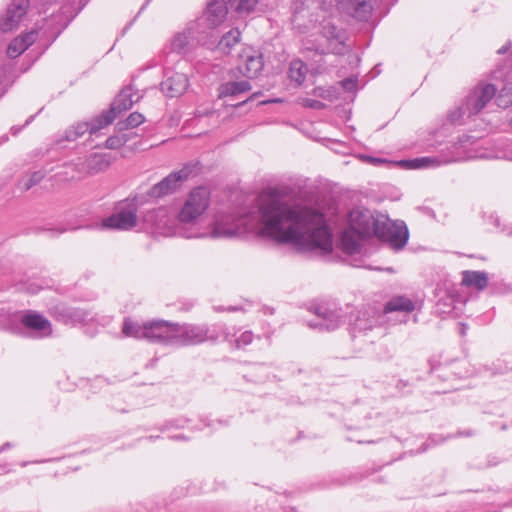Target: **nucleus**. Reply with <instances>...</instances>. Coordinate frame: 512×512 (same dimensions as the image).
I'll use <instances>...</instances> for the list:
<instances>
[{
	"mask_svg": "<svg viewBox=\"0 0 512 512\" xmlns=\"http://www.w3.org/2000/svg\"><path fill=\"white\" fill-rule=\"evenodd\" d=\"M198 165V162H187L180 170L171 172L161 181L154 184L148 190L147 195L151 198L158 199L176 192L183 185V183L196 171Z\"/></svg>",
	"mask_w": 512,
	"mask_h": 512,
	"instance_id": "14",
	"label": "nucleus"
},
{
	"mask_svg": "<svg viewBox=\"0 0 512 512\" xmlns=\"http://www.w3.org/2000/svg\"><path fill=\"white\" fill-rule=\"evenodd\" d=\"M37 8L52 9L51 15L43 18V25L36 30L39 31V35H47L53 42L84 8V4L82 2H41V7Z\"/></svg>",
	"mask_w": 512,
	"mask_h": 512,
	"instance_id": "6",
	"label": "nucleus"
},
{
	"mask_svg": "<svg viewBox=\"0 0 512 512\" xmlns=\"http://www.w3.org/2000/svg\"><path fill=\"white\" fill-rule=\"evenodd\" d=\"M131 139V135L129 133L118 132L115 135L107 138L105 142V148L110 150H116L125 145Z\"/></svg>",
	"mask_w": 512,
	"mask_h": 512,
	"instance_id": "37",
	"label": "nucleus"
},
{
	"mask_svg": "<svg viewBox=\"0 0 512 512\" xmlns=\"http://www.w3.org/2000/svg\"><path fill=\"white\" fill-rule=\"evenodd\" d=\"M379 240L386 242L390 248L401 250L409 240V231L403 221H392L387 215H380V223L374 234Z\"/></svg>",
	"mask_w": 512,
	"mask_h": 512,
	"instance_id": "12",
	"label": "nucleus"
},
{
	"mask_svg": "<svg viewBox=\"0 0 512 512\" xmlns=\"http://www.w3.org/2000/svg\"><path fill=\"white\" fill-rule=\"evenodd\" d=\"M307 73L308 67L302 60L294 59L290 62L287 75L290 81L293 82L296 87H299L303 84Z\"/></svg>",
	"mask_w": 512,
	"mask_h": 512,
	"instance_id": "32",
	"label": "nucleus"
},
{
	"mask_svg": "<svg viewBox=\"0 0 512 512\" xmlns=\"http://www.w3.org/2000/svg\"><path fill=\"white\" fill-rule=\"evenodd\" d=\"M116 117V113L113 112L110 108L93 117L90 121H88L91 129V135H94L100 130L108 127L113 123Z\"/></svg>",
	"mask_w": 512,
	"mask_h": 512,
	"instance_id": "33",
	"label": "nucleus"
},
{
	"mask_svg": "<svg viewBox=\"0 0 512 512\" xmlns=\"http://www.w3.org/2000/svg\"><path fill=\"white\" fill-rule=\"evenodd\" d=\"M338 84L347 92H356L358 78L357 76H350L341 80Z\"/></svg>",
	"mask_w": 512,
	"mask_h": 512,
	"instance_id": "44",
	"label": "nucleus"
},
{
	"mask_svg": "<svg viewBox=\"0 0 512 512\" xmlns=\"http://www.w3.org/2000/svg\"><path fill=\"white\" fill-rule=\"evenodd\" d=\"M145 118L141 113L133 112L128 118L124 121H119L116 124L117 132L126 131L132 128L138 127L140 124L144 122Z\"/></svg>",
	"mask_w": 512,
	"mask_h": 512,
	"instance_id": "36",
	"label": "nucleus"
},
{
	"mask_svg": "<svg viewBox=\"0 0 512 512\" xmlns=\"http://www.w3.org/2000/svg\"><path fill=\"white\" fill-rule=\"evenodd\" d=\"M267 368L268 367L263 363L252 364L250 366V369L252 372H255L257 374L256 378L253 380L259 381V382L265 381L267 378V374H266Z\"/></svg>",
	"mask_w": 512,
	"mask_h": 512,
	"instance_id": "43",
	"label": "nucleus"
},
{
	"mask_svg": "<svg viewBox=\"0 0 512 512\" xmlns=\"http://www.w3.org/2000/svg\"><path fill=\"white\" fill-rule=\"evenodd\" d=\"M22 130V127L13 126L10 131L13 135H17Z\"/></svg>",
	"mask_w": 512,
	"mask_h": 512,
	"instance_id": "61",
	"label": "nucleus"
},
{
	"mask_svg": "<svg viewBox=\"0 0 512 512\" xmlns=\"http://www.w3.org/2000/svg\"><path fill=\"white\" fill-rule=\"evenodd\" d=\"M506 157L512 161V142L507 146Z\"/></svg>",
	"mask_w": 512,
	"mask_h": 512,
	"instance_id": "59",
	"label": "nucleus"
},
{
	"mask_svg": "<svg viewBox=\"0 0 512 512\" xmlns=\"http://www.w3.org/2000/svg\"><path fill=\"white\" fill-rule=\"evenodd\" d=\"M379 212L364 207L352 209L348 216V227L340 236V243L344 252L358 253L361 249V240L374 236L380 223Z\"/></svg>",
	"mask_w": 512,
	"mask_h": 512,
	"instance_id": "3",
	"label": "nucleus"
},
{
	"mask_svg": "<svg viewBox=\"0 0 512 512\" xmlns=\"http://www.w3.org/2000/svg\"><path fill=\"white\" fill-rule=\"evenodd\" d=\"M228 2H208L205 12L202 14L203 21H207L215 31L224 23L228 14ZM233 4L234 2H229ZM233 7V5H231Z\"/></svg>",
	"mask_w": 512,
	"mask_h": 512,
	"instance_id": "24",
	"label": "nucleus"
},
{
	"mask_svg": "<svg viewBox=\"0 0 512 512\" xmlns=\"http://www.w3.org/2000/svg\"><path fill=\"white\" fill-rule=\"evenodd\" d=\"M195 45H197L196 41L185 27L182 31L176 32L170 39L169 49L172 53L187 57L192 53Z\"/></svg>",
	"mask_w": 512,
	"mask_h": 512,
	"instance_id": "23",
	"label": "nucleus"
},
{
	"mask_svg": "<svg viewBox=\"0 0 512 512\" xmlns=\"http://www.w3.org/2000/svg\"><path fill=\"white\" fill-rule=\"evenodd\" d=\"M263 311L265 314H270V315L274 314V308H272V307L264 306Z\"/></svg>",
	"mask_w": 512,
	"mask_h": 512,
	"instance_id": "60",
	"label": "nucleus"
},
{
	"mask_svg": "<svg viewBox=\"0 0 512 512\" xmlns=\"http://www.w3.org/2000/svg\"><path fill=\"white\" fill-rule=\"evenodd\" d=\"M309 310L315 314L316 319L308 322L312 329L333 331L344 322V311L335 302L323 301L311 304Z\"/></svg>",
	"mask_w": 512,
	"mask_h": 512,
	"instance_id": "10",
	"label": "nucleus"
},
{
	"mask_svg": "<svg viewBox=\"0 0 512 512\" xmlns=\"http://www.w3.org/2000/svg\"><path fill=\"white\" fill-rule=\"evenodd\" d=\"M303 104L305 107L315 110H322L326 107V105L323 102L316 99H305Z\"/></svg>",
	"mask_w": 512,
	"mask_h": 512,
	"instance_id": "46",
	"label": "nucleus"
},
{
	"mask_svg": "<svg viewBox=\"0 0 512 512\" xmlns=\"http://www.w3.org/2000/svg\"><path fill=\"white\" fill-rule=\"evenodd\" d=\"M237 3H238V5L236 6V11L241 13L244 10H247V12L252 11L254 4H256L257 2L245 1V2H237Z\"/></svg>",
	"mask_w": 512,
	"mask_h": 512,
	"instance_id": "49",
	"label": "nucleus"
},
{
	"mask_svg": "<svg viewBox=\"0 0 512 512\" xmlns=\"http://www.w3.org/2000/svg\"><path fill=\"white\" fill-rule=\"evenodd\" d=\"M370 426L367 425L366 423H355V424H345V428L348 432H351V434L347 435L346 436V440L347 441H350V442H356L358 444H362V443H375V440H372V439H367L365 437H363L362 435H359L358 432L360 431H363L367 428H369Z\"/></svg>",
	"mask_w": 512,
	"mask_h": 512,
	"instance_id": "35",
	"label": "nucleus"
},
{
	"mask_svg": "<svg viewBox=\"0 0 512 512\" xmlns=\"http://www.w3.org/2000/svg\"><path fill=\"white\" fill-rule=\"evenodd\" d=\"M34 186V184H32V181L29 179V176L28 177H23L22 179L19 180L18 182V187L19 189H21L22 191H28L29 189H31L32 187Z\"/></svg>",
	"mask_w": 512,
	"mask_h": 512,
	"instance_id": "50",
	"label": "nucleus"
},
{
	"mask_svg": "<svg viewBox=\"0 0 512 512\" xmlns=\"http://www.w3.org/2000/svg\"><path fill=\"white\" fill-rule=\"evenodd\" d=\"M23 329L30 332V336L36 339L47 338L53 332L49 319L36 310L0 313V330L24 335Z\"/></svg>",
	"mask_w": 512,
	"mask_h": 512,
	"instance_id": "4",
	"label": "nucleus"
},
{
	"mask_svg": "<svg viewBox=\"0 0 512 512\" xmlns=\"http://www.w3.org/2000/svg\"><path fill=\"white\" fill-rule=\"evenodd\" d=\"M178 332V322L150 320L149 342L164 346H178Z\"/></svg>",
	"mask_w": 512,
	"mask_h": 512,
	"instance_id": "17",
	"label": "nucleus"
},
{
	"mask_svg": "<svg viewBox=\"0 0 512 512\" xmlns=\"http://www.w3.org/2000/svg\"><path fill=\"white\" fill-rule=\"evenodd\" d=\"M497 87L493 83L479 81L462 99L460 105L448 114L451 124L462 125L478 115L496 96Z\"/></svg>",
	"mask_w": 512,
	"mask_h": 512,
	"instance_id": "5",
	"label": "nucleus"
},
{
	"mask_svg": "<svg viewBox=\"0 0 512 512\" xmlns=\"http://www.w3.org/2000/svg\"><path fill=\"white\" fill-rule=\"evenodd\" d=\"M384 316L380 308L374 305H366L351 313L349 330L352 337L366 335L368 331L379 328L384 324Z\"/></svg>",
	"mask_w": 512,
	"mask_h": 512,
	"instance_id": "13",
	"label": "nucleus"
},
{
	"mask_svg": "<svg viewBox=\"0 0 512 512\" xmlns=\"http://www.w3.org/2000/svg\"><path fill=\"white\" fill-rule=\"evenodd\" d=\"M213 309L216 312H223V311L236 312V311H239L241 308L238 306H229L227 308H225L223 306H214Z\"/></svg>",
	"mask_w": 512,
	"mask_h": 512,
	"instance_id": "53",
	"label": "nucleus"
},
{
	"mask_svg": "<svg viewBox=\"0 0 512 512\" xmlns=\"http://www.w3.org/2000/svg\"><path fill=\"white\" fill-rule=\"evenodd\" d=\"M491 219H492L493 224H494V226H495V227L500 228V229H501V231L506 232L508 235L512 236V226H506V225H504L503 227H501V225H500V219H499V217H498V216H493V215H492V216H491Z\"/></svg>",
	"mask_w": 512,
	"mask_h": 512,
	"instance_id": "48",
	"label": "nucleus"
},
{
	"mask_svg": "<svg viewBox=\"0 0 512 512\" xmlns=\"http://www.w3.org/2000/svg\"><path fill=\"white\" fill-rule=\"evenodd\" d=\"M254 339V334L252 331L247 330L241 333L239 337L235 339V347L240 349L244 348L247 345L251 344Z\"/></svg>",
	"mask_w": 512,
	"mask_h": 512,
	"instance_id": "42",
	"label": "nucleus"
},
{
	"mask_svg": "<svg viewBox=\"0 0 512 512\" xmlns=\"http://www.w3.org/2000/svg\"><path fill=\"white\" fill-rule=\"evenodd\" d=\"M241 33L235 28L225 33L219 40L217 39L216 48L223 54H228L234 45L240 41Z\"/></svg>",
	"mask_w": 512,
	"mask_h": 512,
	"instance_id": "34",
	"label": "nucleus"
},
{
	"mask_svg": "<svg viewBox=\"0 0 512 512\" xmlns=\"http://www.w3.org/2000/svg\"><path fill=\"white\" fill-rule=\"evenodd\" d=\"M190 423V419L185 417H178L174 419L167 420L162 426L158 429L162 432L168 431L170 429H180L185 428Z\"/></svg>",
	"mask_w": 512,
	"mask_h": 512,
	"instance_id": "41",
	"label": "nucleus"
},
{
	"mask_svg": "<svg viewBox=\"0 0 512 512\" xmlns=\"http://www.w3.org/2000/svg\"><path fill=\"white\" fill-rule=\"evenodd\" d=\"M338 9H346L358 21L366 22L373 17L375 7L372 2H337Z\"/></svg>",
	"mask_w": 512,
	"mask_h": 512,
	"instance_id": "28",
	"label": "nucleus"
},
{
	"mask_svg": "<svg viewBox=\"0 0 512 512\" xmlns=\"http://www.w3.org/2000/svg\"><path fill=\"white\" fill-rule=\"evenodd\" d=\"M189 80L184 73L167 71L164 80L161 82V91L166 97L174 98L181 96L188 88Z\"/></svg>",
	"mask_w": 512,
	"mask_h": 512,
	"instance_id": "21",
	"label": "nucleus"
},
{
	"mask_svg": "<svg viewBox=\"0 0 512 512\" xmlns=\"http://www.w3.org/2000/svg\"><path fill=\"white\" fill-rule=\"evenodd\" d=\"M369 160H370L372 163L377 164V165L382 164V163H386V162H387V160H385V159L375 158V157H369Z\"/></svg>",
	"mask_w": 512,
	"mask_h": 512,
	"instance_id": "58",
	"label": "nucleus"
},
{
	"mask_svg": "<svg viewBox=\"0 0 512 512\" xmlns=\"http://www.w3.org/2000/svg\"><path fill=\"white\" fill-rule=\"evenodd\" d=\"M315 96L326 99L328 101H334L338 98V88L336 86L330 87H316L313 90Z\"/></svg>",
	"mask_w": 512,
	"mask_h": 512,
	"instance_id": "40",
	"label": "nucleus"
},
{
	"mask_svg": "<svg viewBox=\"0 0 512 512\" xmlns=\"http://www.w3.org/2000/svg\"><path fill=\"white\" fill-rule=\"evenodd\" d=\"M458 435L459 436H471L472 433L470 431H465V432H459Z\"/></svg>",
	"mask_w": 512,
	"mask_h": 512,
	"instance_id": "63",
	"label": "nucleus"
},
{
	"mask_svg": "<svg viewBox=\"0 0 512 512\" xmlns=\"http://www.w3.org/2000/svg\"><path fill=\"white\" fill-rule=\"evenodd\" d=\"M230 79L231 80L220 84L218 87L219 98H236L249 92L252 89V86L248 80H237V78Z\"/></svg>",
	"mask_w": 512,
	"mask_h": 512,
	"instance_id": "26",
	"label": "nucleus"
},
{
	"mask_svg": "<svg viewBox=\"0 0 512 512\" xmlns=\"http://www.w3.org/2000/svg\"><path fill=\"white\" fill-rule=\"evenodd\" d=\"M186 27L197 45L211 49L216 44L218 38L217 31H215L207 21H203L202 15L195 20L188 22Z\"/></svg>",
	"mask_w": 512,
	"mask_h": 512,
	"instance_id": "18",
	"label": "nucleus"
},
{
	"mask_svg": "<svg viewBox=\"0 0 512 512\" xmlns=\"http://www.w3.org/2000/svg\"><path fill=\"white\" fill-rule=\"evenodd\" d=\"M500 462H501V460L497 456L489 455L487 457V460L485 463L476 464V465H474V468H477V469L490 468V467H494V466L498 465Z\"/></svg>",
	"mask_w": 512,
	"mask_h": 512,
	"instance_id": "45",
	"label": "nucleus"
},
{
	"mask_svg": "<svg viewBox=\"0 0 512 512\" xmlns=\"http://www.w3.org/2000/svg\"><path fill=\"white\" fill-rule=\"evenodd\" d=\"M30 2H11L0 16V30L4 33L17 29L28 12Z\"/></svg>",
	"mask_w": 512,
	"mask_h": 512,
	"instance_id": "20",
	"label": "nucleus"
},
{
	"mask_svg": "<svg viewBox=\"0 0 512 512\" xmlns=\"http://www.w3.org/2000/svg\"><path fill=\"white\" fill-rule=\"evenodd\" d=\"M450 436L448 437H443L442 435L440 434H433L429 437V442L432 444V445H438L440 443H443L446 439H448Z\"/></svg>",
	"mask_w": 512,
	"mask_h": 512,
	"instance_id": "52",
	"label": "nucleus"
},
{
	"mask_svg": "<svg viewBox=\"0 0 512 512\" xmlns=\"http://www.w3.org/2000/svg\"><path fill=\"white\" fill-rule=\"evenodd\" d=\"M132 90V87L123 88L111 103L110 109L116 113V116L129 110L133 106L135 101L132 98Z\"/></svg>",
	"mask_w": 512,
	"mask_h": 512,
	"instance_id": "31",
	"label": "nucleus"
},
{
	"mask_svg": "<svg viewBox=\"0 0 512 512\" xmlns=\"http://www.w3.org/2000/svg\"><path fill=\"white\" fill-rule=\"evenodd\" d=\"M479 136L463 134L458 137V141L455 144L456 150H463V153L458 151L451 157L440 158L437 156H425L414 159L403 160L401 163L408 169H423V168H434L439 167L443 164H447L453 161L465 160L473 157V154L468 151V147L474 145Z\"/></svg>",
	"mask_w": 512,
	"mask_h": 512,
	"instance_id": "8",
	"label": "nucleus"
},
{
	"mask_svg": "<svg viewBox=\"0 0 512 512\" xmlns=\"http://www.w3.org/2000/svg\"><path fill=\"white\" fill-rule=\"evenodd\" d=\"M168 438L171 440H175V441H187L189 439L184 434L171 435V436H168Z\"/></svg>",
	"mask_w": 512,
	"mask_h": 512,
	"instance_id": "54",
	"label": "nucleus"
},
{
	"mask_svg": "<svg viewBox=\"0 0 512 512\" xmlns=\"http://www.w3.org/2000/svg\"><path fill=\"white\" fill-rule=\"evenodd\" d=\"M415 309V303L406 296H394L387 301L383 308L380 309L384 316V322H386V316L393 312L411 313Z\"/></svg>",
	"mask_w": 512,
	"mask_h": 512,
	"instance_id": "29",
	"label": "nucleus"
},
{
	"mask_svg": "<svg viewBox=\"0 0 512 512\" xmlns=\"http://www.w3.org/2000/svg\"><path fill=\"white\" fill-rule=\"evenodd\" d=\"M278 102H282V100H281V99H279V98L268 99V100L261 101L259 104H260V105H266V104H270V103H278Z\"/></svg>",
	"mask_w": 512,
	"mask_h": 512,
	"instance_id": "57",
	"label": "nucleus"
},
{
	"mask_svg": "<svg viewBox=\"0 0 512 512\" xmlns=\"http://www.w3.org/2000/svg\"><path fill=\"white\" fill-rule=\"evenodd\" d=\"M114 157L107 152H94L87 155L82 162V168L89 175H96L106 171L112 164Z\"/></svg>",
	"mask_w": 512,
	"mask_h": 512,
	"instance_id": "22",
	"label": "nucleus"
},
{
	"mask_svg": "<svg viewBox=\"0 0 512 512\" xmlns=\"http://www.w3.org/2000/svg\"><path fill=\"white\" fill-rule=\"evenodd\" d=\"M14 447V444L11 442H6L3 445L0 446V453L7 451L8 449H11Z\"/></svg>",
	"mask_w": 512,
	"mask_h": 512,
	"instance_id": "56",
	"label": "nucleus"
},
{
	"mask_svg": "<svg viewBox=\"0 0 512 512\" xmlns=\"http://www.w3.org/2000/svg\"><path fill=\"white\" fill-rule=\"evenodd\" d=\"M48 313L58 322L66 325L86 323L93 319V314L81 307H72L64 302L50 300L46 303Z\"/></svg>",
	"mask_w": 512,
	"mask_h": 512,
	"instance_id": "15",
	"label": "nucleus"
},
{
	"mask_svg": "<svg viewBox=\"0 0 512 512\" xmlns=\"http://www.w3.org/2000/svg\"><path fill=\"white\" fill-rule=\"evenodd\" d=\"M150 320L140 322L132 318H125L122 324V333L126 337H132L137 340H147L149 342Z\"/></svg>",
	"mask_w": 512,
	"mask_h": 512,
	"instance_id": "27",
	"label": "nucleus"
},
{
	"mask_svg": "<svg viewBox=\"0 0 512 512\" xmlns=\"http://www.w3.org/2000/svg\"><path fill=\"white\" fill-rule=\"evenodd\" d=\"M510 42H507L505 45H503L501 48L497 50V53L502 55L505 54L510 49Z\"/></svg>",
	"mask_w": 512,
	"mask_h": 512,
	"instance_id": "55",
	"label": "nucleus"
},
{
	"mask_svg": "<svg viewBox=\"0 0 512 512\" xmlns=\"http://www.w3.org/2000/svg\"><path fill=\"white\" fill-rule=\"evenodd\" d=\"M258 226L261 235L300 250L333 249V235L322 212L278 199H269L258 208L217 216L211 234L214 238H231Z\"/></svg>",
	"mask_w": 512,
	"mask_h": 512,
	"instance_id": "1",
	"label": "nucleus"
},
{
	"mask_svg": "<svg viewBox=\"0 0 512 512\" xmlns=\"http://www.w3.org/2000/svg\"><path fill=\"white\" fill-rule=\"evenodd\" d=\"M461 284L465 287H473L478 291H483L489 284L488 274L485 271L464 270Z\"/></svg>",
	"mask_w": 512,
	"mask_h": 512,
	"instance_id": "30",
	"label": "nucleus"
},
{
	"mask_svg": "<svg viewBox=\"0 0 512 512\" xmlns=\"http://www.w3.org/2000/svg\"><path fill=\"white\" fill-rule=\"evenodd\" d=\"M209 206V191L204 187L194 188L187 196L184 205L178 213V233L184 238H197L199 233L184 228L185 225H194L196 220L205 212Z\"/></svg>",
	"mask_w": 512,
	"mask_h": 512,
	"instance_id": "7",
	"label": "nucleus"
},
{
	"mask_svg": "<svg viewBox=\"0 0 512 512\" xmlns=\"http://www.w3.org/2000/svg\"><path fill=\"white\" fill-rule=\"evenodd\" d=\"M139 203L137 198L126 199L116 206L115 212L104 218L101 227L106 230L130 231L137 226Z\"/></svg>",
	"mask_w": 512,
	"mask_h": 512,
	"instance_id": "11",
	"label": "nucleus"
},
{
	"mask_svg": "<svg viewBox=\"0 0 512 512\" xmlns=\"http://www.w3.org/2000/svg\"><path fill=\"white\" fill-rule=\"evenodd\" d=\"M258 94H259V93H253V94L250 96V98H248V99H247V100H245V101H242V102H241V104H244V103H246V102H247V101H249V100H253V99L257 98Z\"/></svg>",
	"mask_w": 512,
	"mask_h": 512,
	"instance_id": "62",
	"label": "nucleus"
},
{
	"mask_svg": "<svg viewBox=\"0 0 512 512\" xmlns=\"http://www.w3.org/2000/svg\"><path fill=\"white\" fill-rule=\"evenodd\" d=\"M48 287H50V285L48 281L44 279H28L21 284V289L29 294H37Z\"/></svg>",
	"mask_w": 512,
	"mask_h": 512,
	"instance_id": "38",
	"label": "nucleus"
},
{
	"mask_svg": "<svg viewBox=\"0 0 512 512\" xmlns=\"http://www.w3.org/2000/svg\"><path fill=\"white\" fill-rule=\"evenodd\" d=\"M87 132L91 135L89 122H79L66 131V139L68 141H75Z\"/></svg>",
	"mask_w": 512,
	"mask_h": 512,
	"instance_id": "39",
	"label": "nucleus"
},
{
	"mask_svg": "<svg viewBox=\"0 0 512 512\" xmlns=\"http://www.w3.org/2000/svg\"><path fill=\"white\" fill-rule=\"evenodd\" d=\"M39 37V31L32 29L13 39L7 47V56L16 58L26 51Z\"/></svg>",
	"mask_w": 512,
	"mask_h": 512,
	"instance_id": "25",
	"label": "nucleus"
},
{
	"mask_svg": "<svg viewBox=\"0 0 512 512\" xmlns=\"http://www.w3.org/2000/svg\"><path fill=\"white\" fill-rule=\"evenodd\" d=\"M492 80H500L503 86L494 98L498 107L506 109L512 106V69L508 70L506 65H499L490 75Z\"/></svg>",
	"mask_w": 512,
	"mask_h": 512,
	"instance_id": "19",
	"label": "nucleus"
},
{
	"mask_svg": "<svg viewBox=\"0 0 512 512\" xmlns=\"http://www.w3.org/2000/svg\"><path fill=\"white\" fill-rule=\"evenodd\" d=\"M240 59L237 67L229 70L228 76L230 78H238L241 75L247 79H254L260 75L264 68L263 55L259 51L244 50Z\"/></svg>",
	"mask_w": 512,
	"mask_h": 512,
	"instance_id": "16",
	"label": "nucleus"
},
{
	"mask_svg": "<svg viewBox=\"0 0 512 512\" xmlns=\"http://www.w3.org/2000/svg\"><path fill=\"white\" fill-rule=\"evenodd\" d=\"M34 118H35V115L30 116V117L26 120L25 125H29V124L34 120Z\"/></svg>",
	"mask_w": 512,
	"mask_h": 512,
	"instance_id": "64",
	"label": "nucleus"
},
{
	"mask_svg": "<svg viewBox=\"0 0 512 512\" xmlns=\"http://www.w3.org/2000/svg\"><path fill=\"white\" fill-rule=\"evenodd\" d=\"M292 15V24L300 32H305L317 24L321 26V34L333 46L332 52L342 54L345 51L346 31L338 27L332 18L323 14L332 2H310L313 7L306 5V2H296Z\"/></svg>",
	"mask_w": 512,
	"mask_h": 512,
	"instance_id": "2",
	"label": "nucleus"
},
{
	"mask_svg": "<svg viewBox=\"0 0 512 512\" xmlns=\"http://www.w3.org/2000/svg\"><path fill=\"white\" fill-rule=\"evenodd\" d=\"M200 422L202 423V426H199V427H193L192 429L193 430H202L203 427H214L215 426V422L212 421V420H209L207 417H201L200 418ZM223 422L218 420L216 421V424H219L221 425Z\"/></svg>",
	"mask_w": 512,
	"mask_h": 512,
	"instance_id": "47",
	"label": "nucleus"
},
{
	"mask_svg": "<svg viewBox=\"0 0 512 512\" xmlns=\"http://www.w3.org/2000/svg\"><path fill=\"white\" fill-rule=\"evenodd\" d=\"M45 177V172L42 171V170H38V171H35L33 172L30 176H29V179L32 181V184L37 185L38 183L41 182V180Z\"/></svg>",
	"mask_w": 512,
	"mask_h": 512,
	"instance_id": "51",
	"label": "nucleus"
},
{
	"mask_svg": "<svg viewBox=\"0 0 512 512\" xmlns=\"http://www.w3.org/2000/svg\"><path fill=\"white\" fill-rule=\"evenodd\" d=\"M226 327L221 324L179 323L178 346L199 345L206 341L216 342L221 334L228 337Z\"/></svg>",
	"mask_w": 512,
	"mask_h": 512,
	"instance_id": "9",
	"label": "nucleus"
}]
</instances>
